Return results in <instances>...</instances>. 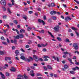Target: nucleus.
<instances>
[{
  "instance_id": "f257e3e1",
  "label": "nucleus",
  "mask_w": 79,
  "mask_h": 79,
  "mask_svg": "<svg viewBox=\"0 0 79 79\" xmlns=\"http://www.w3.org/2000/svg\"><path fill=\"white\" fill-rule=\"evenodd\" d=\"M73 47L75 50H77L79 48V46L77 43H73Z\"/></svg>"
},
{
  "instance_id": "f03ea898",
  "label": "nucleus",
  "mask_w": 79,
  "mask_h": 79,
  "mask_svg": "<svg viewBox=\"0 0 79 79\" xmlns=\"http://www.w3.org/2000/svg\"><path fill=\"white\" fill-rule=\"evenodd\" d=\"M0 3L3 6H5L6 5V1L5 0H2L0 2Z\"/></svg>"
},
{
  "instance_id": "7ed1b4c3",
  "label": "nucleus",
  "mask_w": 79,
  "mask_h": 79,
  "mask_svg": "<svg viewBox=\"0 0 79 79\" xmlns=\"http://www.w3.org/2000/svg\"><path fill=\"white\" fill-rule=\"evenodd\" d=\"M33 58L34 59V60L36 61V62H37L39 61V59H38V58L37 57V56L36 55H33Z\"/></svg>"
},
{
  "instance_id": "20e7f679",
  "label": "nucleus",
  "mask_w": 79,
  "mask_h": 79,
  "mask_svg": "<svg viewBox=\"0 0 79 79\" xmlns=\"http://www.w3.org/2000/svg\"><path fill=\"white\" fill-rule=\"evenodd\" d=\"M69 19L70 20H71L72 19L69 17H66L65 18V21H66V22H67V21H68V20Z\"/></svg>"
},
{
  "instance_id": "39448f33",
  "label": "nucleus",
  "mask_w": 79,
  "mask_h": 79,
  "mask_svg": "<svg viewBox=\"0 0 79 79\" xmlns=\"http://www.w3.org/2000/svg\"><path fill=\"white\" fill-rule=\"evenodd\" d=\"M47 68L48 69L50 70H52V69H53V68L49 65H47Z\"/></svg>"
},
{
  "instance_id": "423d86ee",
  "label": "nucleus",
  "mask_w": 79,
  "mask_h": 79,
  "mask_svg": "<svg viewBox=\"0 0 79 79\" xmlns=\"http://www.w3.org/2000/svg\"><path fill=\"white\" fill-rule=\"evenodd\" d=\"M0 74L1 76V77H2V79H5V77L4 76V74L0 72Z\"/></svg>"
},
{
  "instance_id": "0eeeda50",
  "label": "nucleus",
  "mask_w": 79,
  "mask_h": 79,
  "mask_svg": "<svg viewBox=\"0 0 79 79\" xmlns=\"http://www.w3.org/2000/svg\"><path fill=\"white\" fill-rule=\"evenodd\" d=\"M38 22H39V23H43V25H44V24H45V22L42 20L39 19Z\"/></svg>"
},
{
  "instance_id": "6e6552de",
  "label": "nucleus",
  "mask_w": 79,
  "mask_h": 79,
  "mask_svg": "<svg viewBox=\"0 0 79 79\" xmlns=\"http://www.w3.org/2000/svg\"><path fill=\"white\" fill-rule=\"evenodd\" d=\"M20 58L21 60H24V61H27V59L25 58V57L23 56H21L20 57Z\"/></svg>"
},
{
  "instance_id": "1a4fd4ad",
  "label": "nucleus",
  "mask_w": 79,
  "mask_h": 79,
  "mask_svg": "<svg viewBox=\"0 0 79 79\" xmlns=\"http://www.w3.org/2000/svg\"><path fill=\"white\" fill-rule=\"evenodd\" d=\"M48 34H49L51 35V37H52V38H53V39H55V37H54V36L52 35V33L50 32L49 31H48Z\"/></svg>"
},
{
  "instance_id": "9d476101",
  "label": "nucleus",
  "mask_w": 79,
  "mask_h": 79,
  "mask_svg": "<svg viewBox=\"0 0 79 79\" xmlns=\"http://www.w3.org/2000/svg\"><path fill=\"white\" fill-rule=\"evenodd\" d=\"M10 70L11 71H12L13 72H16V69L14 67H12L11 69H10Z\"/></svg>"
},
{
  "instance_id": "9b49d317",
  "label": "nucleus",
  "mask_w": 79,
  "mask_h": 79,
  "mask_svg": "<svg viewBox=\"0 0 79 79\" xmlns=\"http://www.w3.org/2000/svg\"><path fill=\"white\" fill-rule=\"evenodd\" d=\"M5 60H6V61H7L8 60V61H10V60H11V58H10V57H6L5 58Z\"/></svg>"
},
{
  "instance_id": "f8f14e48",
  "label": "nucleus",
  "mask_w": 79,
  "mask_h": 79,
  "mask_svg": "<svg viewBox=\"0 0 79 79\" xmlns=\"http://www.w3.org/2000/svg\"><path fill=\"white\" fill-rule=\"evenodd\" d=\"M15 54L17 55H18L19 53V51L18 50H16L15 52Z\"/></svg>"
},
{
  "instance_id": "ddd939ff",
  "label": "nucleus",
  "mask_w": 79,
  "mask_h": 79,
  "mask_svg": "<svg viewBox=\"0 0 79 79\" xmlns=\"http://www.w3.org/2000/svg\"><path fill=\"white\" fill-rule=\"evenodd\" d=\"M27 29L28 30H32V29H35V28L31 27H29L27 28Z\"/></svg>"
},
{
  "instance_id": "4468645a",
  "label": "nucleus",
  "mask_w": 79,
  "mask_h": 79,
  "mask_svg": "<svg viewBox=\"0 0 79 79\" xmlns=\"http://www.w3.org/2000/svg\"><path fill=\"white\" fill-rule=\"evenodd\" d=\"M68 60L70 62L71 64H73V62H72V60L71 59H70V58H69Z\"/></svg>"
},
{
  "instance_id": "2eb2a0df",
  "label": "nucleus",
  "mask_w": 79,
  "mask_h": 79,
  "mask_svg": "<svg viewBox=\"0 0 79 79\" xmlns=\"http://www.w3.org/2000/svg\"><path fill=\"white\" fill-rule=\"evenodd\" d=\"M14 37L15 38V39H19L20 38L19 35H17L16 36H14Z\"/></svg>"
},
{
  "instance_id": "dca6fc26",
  "label": "nucleus",
  "mask_w": 79,
  "mask_h": 79,
  "mask_svg": "<svg viewBox=\"0 0 79 79\" xmlns=\"http://www.w3.org/2000/svg\"><path fill=\"white\" fill-rule=\"evenodd\" d=\"M59 28V26H58L57 27H55L53 28L54 30H58Z\"/></svg>"
},
{
  "instance_id": "f3484780",
  "label": "nucleus",
  "mask_w": 79,
  "mask_h": 79,
  "mask_svg": "<svg viewBox=\"0 0 79 79\" xmlns=\"http://www.w3.org/2000/svg\"><path fill=\"white\" fill-rule=\"evenodd\" d=\"M24 77L25 78V79H29V77H28L27 76H26V74H25V73H24Z\"/></svg>"
},
{
  "instance_id": "a211bd4d",
  "label": "nucleus",
  "mask_w": 79,
  "mask_h": 79,
  "mask_svg": "<svg viewBox=\"0 0 79 79\" xmlns=\"http://www.w3.org/2000/svg\"><path fill=\"white\" fill-rule=\"evenodd\" d=\"M3 31H0V33L3 34V33H6V30H3Z\"/></svg>"
},
{
  "instance_id": "6ab92c4d",
  "label": "nucleus",
  "mask_w": 79,
  "mask_h": 79,
  "mask_svg": "<svg viewBox=\"0 0 79 79\" xmlns=\"http://www.w3.org/2000/svg\"><path fill=\"white\" fill-rule=\"evenodd\" d=\"M70 73L72 74H75V73L73 71H70Z\"/></svg>"
},
{
  "instance_id": "aec40b11",
  "label": "nucleus",
  "mask_w": 79,
  "mask_h": 79,
  "mask_svg": "<svg viewBox=\"0 0 79 79\" xmlns=\"http://www.w3.org/2000/svg\"><path fill=\"white\" fill-rule=\"evenodd\" d=\"M20 38L22 39L24 37V35L23 34H20L19 35Z\"/></svg>"
},
{
  "instance_id": "412c9836",
  "label": "nucleus",
  "mask_w": 79,
  "mask_h": 79,
  "mask_svg": "<svg viewBox=\"0 0 79 79\" xmlns=\"http://www.w3.org/2000/svg\"><path fill=\"white\" fill-rule=\"evenodd\" d=\"M43 68L44 69L45 71H47V70H48V69L47 68V67L45 66H44L43 67Z\"/></svg>"
},
{
  "instance_id": "4be33fe9",
  "label": "nucleus",
  "mask_w": 79,
  "mask_h": 79,
  "mask_svg": "<svg viewBox=\"0 0 79 79\" xmlns=\"http://www.w3.org/2000/svg\"><path fill=\"white\" fill-rule=\"evenodd\" d=\"M57 39L58 40V41H61V38L60 37H58L57 38Z\"/></svg>"
},
{
  "instance_id": "5701e85b",
  "label": "nucleus",
  "mask_w": 79,
  "mask_h": 79,
  "mask_svg": "<svg viewBox=\"0 0 79 79\" xmlns=\"http://www.w3.org/2000/svg\"><path fill=\"white\" fill-rule=\"evenodd\" d=\"M7 11H8V12H9V13H10V14L11 13V10H10V9L9 8H7Z\"/></svg>"
},
{
  "instance_id": "b1692460",
  "label": "nucleus",
  "mask_w": 79,
  "mask_h": 79,
  "mask_svg": "<svg viewBox=\"0 0 79 79\" xmlns=\"http://www.w3.org/2000/svg\"><path fill=\"white\" fill-rule=\"evenodd\" d=\"M47 43H46V44L45 45H44V44H41V46H42V47H46V46H47Z\"/></svg>"
},
{
  "instance_id": "393cba45",
  "label": "nucleus",
  "mask_w": 79,
  "mask_h": 79,
  "mask_svg": "<svg viewBox=\"0 0 79 79\" xmlns=\"http://www.w3.org/2000/svg\"><path fill=\"white\" fill-rule=\"evenodd\" d=\"M43 58H50V57L48 56H44L43 57Z\"/></svg>"
},
{
  "instance_id": "a878e982",
  "label": "nucleus",
  "mask_w": 79,
  "mask_h": 79,
  "mask_svg": "<svg viewBox=\"0 0 79 79\" xmlns=\"http://www.w3.org/2000/svg\"><path fill=\"white\" fill-rule=\"evenodd\" d=\"M69 67H68V66L67 65H64V68L65 69H68V68H69Z\"/></svg>"
},
{
  "instance_id": "bb28decb",
  "label": "nucleus",
  "mask_w": 79,
  "mask_h": 79,
  "mask_svg": "<svg viewBox=\"0 0 79 79\" xmlns=\"http://www.w3.org/2000/svg\"><path fill=\"white\" fill-rule=\"evenodd\" d=\"M6 76H7V77L10 76V73H9L8 72H6Z\"/></svg>"
},
{
  "instance_id": "cd10ccee",
  "label": "nucleus",
  "mask_w": 79,
  "mask_h": 79,
  "mask_svg": "<svg viewBox=\"0 0 79 79\" xmlns=\"http://www.w3.org/2000/svg\"><path fill=\"white\" fill-rule=\"evenodd\" d=\"M75 33L77 35V37H79V33H78L77 32L75 31Z\"/></svg>"
},
{
  "instance_id": "c85d7f7f",
  "label": "nucleus",
  "mask_w": 79,
  "mask_h": 79,
  "mask_svg": "<svg viewBox=\"0 0 79 79\" xmlns=\"http://www.w3.org/2000/svg\"><path fill=\"white\" fill-rule=\"evenodd\" d=\"M14 43L15 44H17V40H14Z\"/></svg>"
},
{
  "instance_id": "c756f323",
  "label": "nucleus",
  "mask_w": 79,
  "mask_h": 79,
  "mask_svg": "<svg viewBox=\"0 0 79 79\" xmlns=\"http://www.w3.org/2000/svg\"><path fill=\"white\" fill-rule=\"evenodd\" d=\"M65 42L67 43V42H69L70 41H69V40L68 38H67L66 39Z\"/></svg>"
},
{
  "instance_id": "7c9ffc66",
  "label": "nucleus",
  "mask_w": 79,
  "mask_h": 79,
  "mask_svg": "<svg viewBox=\"0 0 79 79\" xmlns=\"http://www.w3.org/2000/svg\"><path fill=\"white\" fill-rule=\"evenodd\" d=\"M52 19L53 20H56V17H52Z\"/></svg>"
},
{
  "instance_id": "2f4dec72",
  "label": "nucleus",
  "mask_w": 79,
  "mask_h": 79,
  "mask_svg": "<svg viewBox=\"0 0 79 79\" xmlns=\"http://www.w3.org/2000/svg\"><path fill=\"white\" fill-rule=\"evenodd\" d=\"M64 54H65V55H68L69 54V53L67 51L64 52Z\"/></svg>"
},
{
  "instance_id": "473e14b6",
  "label": "nucleus",
  "mask_w": 79,
  "mask_h": 79,
  "mask_svg": "<svg viewBox=\"0 0 79 79\" xmlns=\"http://www.w3.org/2000/svg\"><path fill=\"white\" fill-rule=\"evenodd\" d=\"M51 6L52 7L55 6V4L54 3H52L51 4Z\"/></svg>"
},
{
  "instance_id": "72a5a7b5",
  "label": "nucleus",
  "mask_w": 79,
  "mask_h": 79,
  "mask_svg": "<svg viewBox=\"0 0 79 79\" xmlns=\"http://www.w3.org/2000/svg\"><path fill=\"white\" fill-rule=\"evenodd\" d=\"M71 29H72V30H77V28L74 27H72Z\"/></svg>"
},
{
  "instance_id": "f704fd0d",
  "label": "nucleus",
  "mask_w": 79,
  "mask_h": 79,
  "mask_svg": "<svg viewBox=\"0 0 79 79\" xmlns=\"http://www.w3.org/2000/svg\"><path fill=\"white\" fill-rule=\"evenodd\" d=\"M1 40H5V39L4 38V37L3 36H2L1 37Z\"/></svg>"
},
{
  "instance_id": "c9c22d12",
  "label": "nucleus",
  "mask_w": 79,
  "mask_h": 79,
  "mask_svg": "<svg viewBox=\"0 0 79 79\" xmlns=\"http://www.w3.org/2000/svg\"><path fill=\"white\" fill-rule=\"evenodd\" d=\"M14 31H16L17 32V34H19V31H18V30H13Z\"/></svg>"
},
{
  "instance_id": "e433bc0d",
  "label": "nucleus",
  "mask_w": 79,
  "mask_h": 79,
  "mask_svg": "<svg viewBox=\"0 0 79 79\" xmlns=\"http://www.w3.org/2000/svg\"><path fill=\"white\" fill-rule=\"evenodd\" d=\"M8 5L9 7H11V6H12V5L10 3H8Z\"/></svg>"
},
{
  "instance_id": "4c0bfd02",
  "label": "nucleus",
  "mask_w": 79,
  "mask_h": 79,
  "mask_svg": "<svg viewBox=\"0 0 79 79\" xmlns=\"http://www.w3.org/2000/svg\"><path fill=\"white\" fill-rule=\"evenodd\" d=\"M60 57H56L57 61H59V60H60Z\"/></svg>"
},
{
  "instance_id": "58836bf2",
  "label": "nucleus",
  "mask_w": 79,
  "mask_h": 79,
  "mask_svg": "<svg viewBox=\"0 0 79 79\" xmlns=\"http://www.w3.org/2000/svg\"><path fill=\"white\" fill-rule=\"evenodd\" d=\"M29 47H30V46L29 45H26L25 46V48H29Z\"/></svg>"
},
{
  "instance_id": "ea45409f",
  "label": "nucleus",
  "mask_w": 79,
  "mask_h": 79,
  "mask_svg": "<svg viewBox=\"0 0 79 79\" xmlns=\"http://www.w3.org/2000/svg\"><path fill=\"white\" fill-rule=\"evenodd\" d=\"M4 52L3 51H0V55H4Z\"/></svg>"
},
{
  "instance_id": "a19ab883",
  "label": "nucleus",
  "mask_w": 79,
  "mask_h": 79,
  "mask_svg": "<svg viewBox=\"0 0 79 79\" xmlns=\"http://www.w3.org/2000/svg\"><path fill=\"white\" fill-rule=\"evenodd\" d=\"M37 47L39 48H40V47H42V46H41V45H40V44H38L37 45Z\"/></svg>"
},
{
  "instance_id": "79ce46f5",
  "label": "nucleus",
  "mask_w": 79,
  "mask_h": 79,
  "mask_svg": "<svg viewBox=\"0 0 79 79\" xmlns=\"http://www.w3.org/2000/svg\"><path fill=\"white\" fill-rule=\"evenodd\" d=\"M3 68L2 67H0V71H3Z\"/></svg>"
},
{
  "instance_id": "37998d69",
  "label": "nucleus",
  "mask_w": 79,
  "mask_h": 79,
  "mask_svg": "<svg viewBox=\"0 0 79 79\" xmlns=\"http://www.w3.org/2000/svg\"><path fill=\"white\" fill-rule=\"evenodd\" d=\"M29 14H32L33 13V12L32 11H30L28 12Z\"/></svg>"
},
{
  "instance_id": "c03bdc74",
  "label": "nucleus",
  "mask_w": 79,
  "mask_h": 79,
  "mask_svg": "<svg viewBox=\"0 0 79 79\" xmlns=\"http://www.w3.org/2000/svg\"><path fill=\"white\" fill-rule=\"evenodd\" d=\"M74 2H76L78 4V5H79V1H77L76 0H74Z\"/></svg>"
},
{
  "instance_id": "a18cd8bd",
  "label": "nucleus",
  "mask_w": 79,
  "mask_h": 79,
  "mask_svg": "<svg viewBox=\"0 0 79 79\" xmlns=\"http://www.w3.org/2000/svg\"><path fill=\"white\" fill-rule=\"evenodd\" d=\"M22 32H25V30H20V33H21V32H22Z\"/></svg>"
},
{
  "instance_id": "49530a36",
  "label": "nucleus",
  "mask_w": 79,
  "mask_h": 79,
  "mask_svg": "<svg viewBox=\"0 0 79 79\" xmlns=\"http://www.w3.org/2000/svg\"><path fill=\"white\" fill-rule=\"evenodd\" d=\"M22 76V75L21 74H19L17 76V77H19V78H21V77Z\"/></svg>"
},
{
  "instance_id": "de8ad7c7",
  "label": "nucleus",
  "mask_w": 79,
  "mask_h": 79,
  "mask_svg": "<svg viewBox=\"0 0 79 79\" xmlns=\"http://www.w3.org/2000/svg\"><path fill=\"white\" fill-rule=\"evenodd\" d=\"M39 60H40V61H43V59L42 58H39Z\"/></svg>"
},
{
  "instance_id": "09e8293b",
  "label": "nucleus",
  "mask_w": 79,
  "mask_h": 79,
  "mask_svg": "<svg viewBox=\"0 0 79 79\" xmlns=\"http://www.w3.org/2000/svg\"><path fill=\"white\" fill-rule=\"evenodd\" d=\"M4 26H6V27H8V28H9L10 27V26H9V25H4Z\"/></svg>"
},
{
  "instance_id": "8fccbe9b",
  "label": "nucleus",
  "mask_w": 79,
  "mask_h": 79,
  "mask_svg": "<svg viewBox=\"0 0 79 79\" xmlns=\"http://www.w3.org/2000/svg\"><path fill=\"white\" fill-rule=\"evenodd\" d=\"M14 23L15 24H18V22L16 20H14Z\"/></svg>"
},
{
  "instance_id": "3c124183",
  "label": "nucleus",
  "mask_w": 79,
  "mask_h": 79,
  "mask_svg": "<svg viewBox=\"0 0 79 79\" xmlns=\"http://www.w3.org/2000/svg\"><path fill=\"white\" fill-rule=\"evenodd\" d=\"M31 69H35V67L33 66H31Z\"/></svg>"
},
{
  "instance_id": "603ef678",
  "label": "nucleus",
  "mask_w": 79,
  "mask_h": 79,
  "mask_svg": "<svg viewBox=\"0 0 79 79\" xmlns=\"http://www.w3.org/2000/svg\"><path fill=\"white\" fill-rule=\"evenodd\" d=\"M44 61H48V59L47 58H45L44 60Z\"/></svg>"
},
{
  "instance_id": "864d4df0",
  "label": "nucleus",
  "mask_w": 79,
  "mask_h": 79,
  "mask_svg": "<svg viewBox=\"0 0 79 79\" xmlns=\"http://www.w3.org/2000/svg\"><path fill=\"white\" fill-rule=\"evenodd\" d=\"M76 69H77V70H79V68L77 66L75 67Z\"/></svg>"
},
{
  "instance_id": "5fc2aeb1",
  "label": "nucleus",
  "mask_w": 79,
  "mask_h": 79,
  "mask_svg": "<svg viewBox=\"0 0 79 79\" xmlns=\"http://www.w3.org/2000/svg\"><path fill=\"white\" fill-rule=\"evenodd\" d=\"M72 69L73 71H76V67L72 68Z\"/></svg>"
},
{
  "instance_id": "6e6d98bb",
  "label": "nucleus",
  "mask_w": 79,
  "mask_h": 79,
  "mask_svg": "<svg viewBox=\"0 0 79 79\" xmlns=\"http://www.w3.org/2000/svg\"><path fill=\"white\" fill-rule=\"evenodd\" d=\"M23 19H25V20H26V19H27V16H24L23 17Z\"/></svg>"
},
{
  "instance_id": "4d7b16f0",
  "label": "nucleus",
  "mask_w": 79,
  "mask_h": 79,
  "mask_svg": "<svg viewBox=\"0 0 79 79\" xmlns=\"http://www.w3.org/2000/svg\"><path fill=\"white\" fill-rule=\"evenodd\" d=\"M2 9L4 11H6V8H5V7H2Z\"/></svg>"
},
{
  "instance_id": "13d9d810",
  "label": "nucleus",
  "mask_w": 79,
  "mask_h": 79,
  "mask_svg": "<svg viewBox=\"0 0 79 79\" xmlns=\"http://www.w3.org/2000/svg\"><path fill=\"white\" fill-rule=\"evenodd\" d=\"M21 50L22 51V52H25V51L24 50V49L23 48L21 49Z\"/></svg>"
},
{
  "instance_id": "bf43d9fd",
  "label": "nucleus",
  "mask_w": 79,
  "mask_h": 79,
  "mask_svg": "<svg viewBox=\"0 0 79 79\" xmlns=\"http://www.w3.org/2000/svg\"><path fill=\"white\" fill-rule=\"evenodd\" d=\"M27 10H28V8H24V11H27Z\"/></svg>"
},
{
  "instance_id": "052dcab7",
  "label": "nucleus",
  "mask_w": 79,
  "mask_h": 79,
  "mask_svg": "<svg viewBox=\"0 0 79 79\" xmlns=\"http://www.w3.org/2000/svg\"><path fill=\"white\" fill-rule=\"evenodd\" d=\"M38 79H43L44 78L43 77H37Z\"/></svg>"
},
{
  "instance_id": "680f3d73",
  "label": "nucleus",
  "mask_w": 79,
  "mask_h": 79,
  "mask_svg": "<svg viewBox=\"0 0 79 79\" xmlns=\"http://www.w3.org/2000/svg\"><path fill=\"white\" fill-rule=\"evenodd\" d=\"M66 55H64L63 56V58H66Z\"/></svg>"
},
{
  "instance_id": "e2e57ef3",
  "label": "nucleus",
  "mask_w": 79,
  "mask_h": 79,
  "mask_svg": "<svg viewBox=\"0 0 79 79\" xmlns=\"http://www.w3.org/2000/svg\"><path fill=\"white\" fill-rule=\"evenodd\" d=\"M27 70L28 71H29L31 70V69H30V68H29V67H27Z\"/></svg>"
},
{
  "instance_id": "0e129e2a",
  "label": "nucleus",
  "mask_w": 79,
  "mask_h": 79,
  "mask_svg": "<svg viewBox=\"0 0 79 79\" xmlns=\"http://www.w3.org/2000/svg\"><path fill=\"white\" fill-rule=\"evenodd\" d=\"M62 5L64 6V7L65 8H66V5L63 4Z\"/></svg>"
},
{
  "instance_id": "69168bd1",
  "label": "nucleus",
  "mask_w": 79,
  "mask_h": 79,
  "mask_svg": "<svg viewBox=\"0 0 79 79\" xmlns=\"http://www.w3.org/2000/svg\"><path fill=\"white\" fill-rule=\"evenodd\" d=\"M43 51L44 52H47V50L45 48H44Z\"/></svg>"
},
{
  "instance_id": "338daca9",
  "label": "nucleus",
  "mask_w": 79,
  "mask_h": 79,
  "mask_svg": "<svg viewBox=\"0 0 79 79\" xmlns=\"http://www.w3.org/2000/svg\"><path fill=\"white\" fill-rule=\"evenodd\" d=\"M73 60H76V56H73Z\"/></svg>"
},
{
  "instance_id": "774afa93",
  "label": "nucleus",
  "mask_w": 79,
  "mask_h": 79,
  "mask_svg": "<svg viewBox=\"0 0 79 79\" xmlns=\"http://www.w3.org/2000/svg\"><path fill=\"white\" fill-rule=\"evenodd\" d=\"M27 61L28 62H30L31 60L29 59H27Z\"/></svg>"
}]
</instances>
